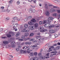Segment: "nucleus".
I'll use <instances>...</instances> for the list:
<instances>
[{"instance_id":"603ef678","label":"nucleus","mask_w":60,"mask_h":60,"mask_svg":"<svg viewBox=\"0 0 60 60\" xmlns=\"http://www.w3.org/2000/svg\"><path fill=\"white\" fill-rule=\"evenodd\" d=\"M52 15L53 16H56V13Z\"/></svg>"},{"instance_id":"393cba45","label":"nucleus","mask_w":60,"mask_h":60,"mask_svg":"<svg viewBox=\"0 0 60 60\" xmlns=\"http://www.w3.org/2000/svg\"><path fill=\"white\" fill-rule=\"evenodd\" d=\"M56 53H53L52 54H51L50 55V57H52L54 55H56Z\"/></svg>"},{"instance_id":"c9c22d12","label":"nucleus","mask_w":60,"mask_h":60,"mask_svg":"<svg viewBox=\"0 0 60 60\" xmlns=\"http://www.w3.org/2000/svg\"><path fill=\"white\" fill-rule=\"evenodd\" d=\"M48 26L49 27H50V24L49 23H48Z\"/></svg>"},{"instance_id":"6e6d98bb","label":"nucleus","mask_w":60,"mask_h":60,"mask_svg":"<svg viewBox=\"0 0 60 60\" xmlns=\"http://www.w3.org/2000/svg\"><path fill=\"white\" fill-rule=\"evenodd\" d=\"M18 18L16 17H15L13 18V19H17Z\"/></svg>"},{"instance_id":"5fc2aeb1","label":"nucleus","mask_w":60,"mask_h":60,"mask_svg":"<svg viewBox=\"0 0 60 60\" xmlns=\"http://www.w3.org/2000/svg\"><path fill=\"white\" fill-rule=\"evenodd\" d=\"M21 37L22 39H25V37L24 36H22Z\"/></svg>"},{"instance_id":"2eb2a0df","label":"nucleus","mask_w":60,"mask_h":60,"mask_svg":"<svg viewBox=\"0 0 60 60\" xmlns=\"http://www.w3.org/2000/svg\"><path fill=\"white\" fill-rule=\"evenodd\" d=\"M32 51L33 50H30V48H29L28 49V51H27V52L28 53H30V51Z\"/></svg>"},{"instance_id":"b1692460","label":"nucleus","mask_w":60,"mask_h":60,"mask_svg":"<svg viewBox=\"0 0 60 60\" xmlns=\"http://www.w3.org/2000/svg\"><path fill=\"white\" fill-rule=\"evenodd\" d=\"M12 1L11 0L10 1H9L8 2V3H9V4H11V3H12Z\"/></svg>"},{"instance_id":"7c9ffc66","label":"nucleus","mask_w":60,"mask_h":60,"mask_svg":"<svg viewBox=\"0 0 60 60\" xmlns=\"http://www.w3.org/2000/svg\"><path fill=\"white\" fill-rule=\"evenodd\" d=\"M11 45H12L13 46H14L15 44V43H14V42H12L11 43Z\"/></svg>"},{"instance_id":"2f4dec72","label":"nucleus","mask_w":60,"mask_h":60,"mask_svg":"<svg viewBox=\"0 0 60 60\" xmlns=\"http://www.w3.org/2000/svg\"><path fill=\"white\" fill-rule=\"evenodd\" d=\"M50 37H51V35H50L48 37H47L46 38L47 39H50Z\"/></svg>"},{"instance_id":"ea45409f","label":"nucleus","mask_w":60,"mask_h":60,"mask_svg":"<svg viewBox=\"0 0 60 60\" xmlns=\"http://www.w3.org/2000/svg\"><path fill=\"white\" fill-rule=\"evenodd\" d=\"M32 12H33V13H34V12H35V10L34 9H32Z\"/></svg>"},{"instance_id":"774afa93","label":"nucleus","mask_w":60,"mask_h":60,"mask_svg":"<svg viewBox=\"0 0 60 60\" xmlns=\"http://www.w3.org/2000/svg\"><path fill=\"white\" fill-rule=\"evenodd\" d=\"M53 19H54V18H53V17H50V19L51 20H53Z\"/></svg>"},{"instance_id":"6e6552de","label":"nucleus","mask_w":60,"mask_h":60,"mask_svg":"<svg viewBox=\"0 0 60 60\" xmlns=\"http://www.w3.org/2000/svg\"><path fill=\"white\" fill-rule=\"evenodd\" d=\"M56 44H55L54 45L52 46H51L49 48V50H51L52 49H53L54 48V46H56Z\"/></svg>"},{"instance_id":"4468645a","label":"nucleus","mask_w":60,"mask_h":60,"mask_svg":"<svg viewBox=\"0 0 60 60\" xmlns=\"http://www.w3.org/2000/svg\"><path fill=\"white\" fill-rule=\"evenodd\" d=\"M18 24L16 23L15 24H14L13 25V26L15 27H17L18 26Z\"/></svg>"},{"instance_id":"f8f14e48","label":"nucleus","mask_w":60,"mask_h":60,"mask_svg":"<svg viewBox=\"0 0 60 60\" xmlns=\"http://www.w3.org/2000/svg\"><path fill=\"white\" fill-rule=\"evenodd\" d=\"M21 32H29V31L28 30H21Z\"/></svg>"},{"instance_id":"9d476101","label":"nucleus","mask_w":60,"mask_h":60,"mask_svg":"<svg viewBox=\"0 0 60 60\" xmlns=\"http://www.w3.org/2000/svg\"><path fill=\"white\" fill-rule=\"evenodd\" d=\"M20 51L21 53H26V50H25L22 49L20 50Z\"/></svg>"},{"instance_id":"9b49d317","label":"nucleus","mask_w":60,"mask_h":60,"mask_svg":"<svg viewBox=\"0 0 60 60\" xmlns=\"http://www.w3.org/2000/svg\"><path fill=\"white\" fill-rule=\"evenodd\" d=\"M35 45H32V47L33 48H35V47H37V45H38V43L35 44Z\"/></svg>"},{"instance_id":"3c124183","label":"nucleus","mask_w":60,"mask_h":60,"mask_svg":"<svg viewBox=\"0 0 60 60\" xmlns=\"http://www.w3.org/2000/svg\"><path fill=\"white\" fill-rule=\"evenodd\" d=\"M34 38H32L30 40V41H34Z\"/></svg>"},{"instance_id":"e433bc0d","label":"nucleus","mask_w":60,"mask_h":60,"mask_svg":"<svg viewBox=\"0 0 60 60\" xmlns=\"http://www.w3.org/2000/svg\"><path fill=\"white\" fill-rule=\"evenodd\" d=\"M55 37H58V35L56 34H55L54 35Z\"/></svg>"},{"instance_id":"69168bd1","label":"nucleus","mask_w":60,"mask_h":60,"mask_svg":"<svg viewBox=\"0 0 60 60\" xmlns=\"http://www.w3.org/2000/svg\"><path fill=\"white\" fill-rule=\"evenodd\" d=\"M33 2H34V3H36V0H33Z\"/></svg>"},{"instance_id":"4d7b16f0","label":"nucleus","mask_w":60,"mask_h":60,"mask_svg":"<svg viewBox=\"0 0 60 60\" xmlns=\"http://www.w3.org/2000/svg\"><path fill=\"white\" fill-rule=\"evenodd\" d=\"M28 18L30 19H31L32 18V16L31 15H30L28 16Z\"/></svg>"},{"instance_id":"412c9836","label":"nucleus","mask_w":60,"mask_h":60,"mask_svg":"<svg viewBox=\"0 0 60 60\" xmlns=\"http://www.w3.org/2000/svg\"><path fill=\"white\" fill-rule=\"evenodd\" d=\"M28 35H29V34L28 33H25V37H26V36H27Z\"/></svg>"},{"instance_id":"a19ab883","label":"nucleus","mask_w":60,"mask_h":60,"mask_svg":"<svg viewBox=\"0 0 60 60\" xmlns=\"http://www.w3.org/2000/svg\"><path fill=\"white\" fill-rule=\"evenodd\" d=\"M41 22H42V21H40L39 23V24H40V25H42V23Z\"/></svg>"},{"instance_id":"6ab92c4d","label":"nucleus","mask_w":60,"mask_h":60,"mask_svg":"<svg viewBox=\"0 0 60 60\" xmlns=\"http://www.w3.org/2000/svg\"><path fill=\"white\" fill-rule=\"evenodd\" d=\"M31 43L30 42H26L25 43V44L26 45H27V44H30Z\"/></svg>"},{"instance_id":"5701e85b","label":"nucleus","mask_w":60,"mask_h":60,"mask_svg":"<svg viewBox=\"0 0 60 60\" xmlns=\"http://www.w3.org/2000/svg\"><path fill=\"white\" fill-rule=\"evenodd\" d=\"M29 39H30V38H25L24 39L25 41H27V40H29Z\"/></svg>"},{"instance_id":"1a4fd4ad","label":"nucleus","mask_w":60,"mask_h":60,"mask_svg":"<svg viewBox=\"0 0 60 60\" xmlns=\"http://www.w3.org/2000/svg\"><path fill=\"white\" fill-rule=\"evenodd\" d=\"M22 54H25V55H26L27 53H16V55H19L20 54V55H21Z\"/></svg>"},{"instance_id":"dca6fc26","label":"nucleus","mask_w":60,"mask_h":60,"mask_svg":"<svg viewBox=\"0 0 60 60\" xmlns=\"http://www.w3.org/2000/svg\"><path fill=\"white\" fill-rule=\"evenodd\" d=\"M45 9H46V10H47L48 9V7L49 6H48V5L47 4H46L45 5Z\"/></svg>"},{"instance_id":"a878e982","label":"nucleus","mask_w":60,"mask_h":60,"mask_svg":"<svg viewBox=\"0 0 60 60\" xmlns=\"http://www.w3.org/2000/svg\"><path fill=\"white\" fill-rule=\"evenodd\" d=\"M59 27V26L58 25H57V26H56V28H55V29H56V30H58V27Z\"/></svg>"},{"instance_id":"680f3d73","label":"nucleus","mask_w":60,"mask_h":60,"mask_svg":"<svg viewBox=\"0 0 60 60\" xmlns=\"http://www.w3.org/2000/svg\"><path fill=\"white\" fill-rule=\"evenodd\" d=\"M40 18H37V21H39V20H40Z\"/></svg>"},{"instance_id":"864d4df0","label":"nucleus","mask_w":60,"mask_h":60,"mask_svg":"<svg viewBox=\"0 0 60 60\" xmlns=\"http://www.w3.org/2000/svg\"><path fill=\"white\" fill-rule=\"evenodd\" d=\"M48 30H47L46 29H44V32H47V31Z\"/></svg>"},{"instance_id":"0eeeda50","label":"nucleus","mask_w":60,"mask_h":60,"mask_svg":"<svg viewBox=\"0 0 60 60\" xmlns=\"http://www.w3.org/2000/svg\"><path fill=\"white\" fill-rule=\"evenodd\" d=\"M38 60V58L37 57H33V58H31V60Z\"/></svg>"},{"instance_id":"c03bdc74","label":"nucleus","mask_w":60,"mask_h":60,"mask_svg":"<svg viewBox=\"0 0 60 60\" xmlns=\"http://www.w3.org/2000/svg\"><path fill=\"white\" fill-rule=\"evenodd\" d=\"M44 29V27L43 26L41 27L40 28V30H41V29Z\"/></svg>"},{"instance_id":"ddd939ff","label":"nucleus","mask_w":60,"mask_h":60,"mask_svg":"<svg viewBox=\"0 0 60 60\" xmlns=\"http://www.w3.org/2000/svg\"><path fill=\"white\" fill-rule=\"evenodd\" d=\"M46 13L47 16H49V11H46Z\"/></svg>"},{"instance_id":"423d86ee","label":"nucleus","mask_w":60,"mask_h":60,"mask_svg":"<svg viewBox=\"0 0 60 60\" xmlns=\"http://www.w3.org/2000/svg\"><path fill=\"white\" fill-rule=\"evenodd\" d=\"M49 32L51 34H54L56 32V31L55 30H51L49 31Z\"/></svg>"},{"instance_id":"052dcab7","label":"nucleus","mask_w":60,"mask_h":60,"mask_svg":"<svg viewBox=\"0 0 60 60\" xmlns=\"http://www.w3.org/2000/svg\"><path fill=\"white\" fill-rule=\"evenodd\" d=\"M47 22H49V23H50L51 22V21L49 20H47Z\"/></svg>"},{"instance_id":"49530a36","label":"nucleus","mask_w":60,"mask_h":60,"mask_svg":"<svg viewBox=\"0 0 60 60\" xmlns=\"http://www.w3.org/2000/svg\"><path fill=\"white\" fill-rule=\"evenodd\" d=\"M26 46H23L22 47V49H24L25 48H26Z\"/></svg>"},{"instance_id":"f3484780","label":"nucleus","mask_w":60,"mask_h":60,"mask_svg":"<svg viewBox=\"0 0 60 60\" xmlns=\"http://www.w3.org/2000/svg\"><path fill=\"white\" fill-rule=\"evenodd\" d=\"M3 43H4V44L6 45V44H7L8 43V42L6 41H4L3 42Z\"/></svg>"},{"instance_id":"473e14b6","label":"nucleus","mask_w":60,"mask_h":60,"mask_svg":"<svg viewBox=\"0 0 60 60\" xmlns=\"http://www.w3.org/2000/svg\"><path fill=\"white\" fill-rule=\"evenodd\" d=\"M55 27V25H54L52 24L50 26V27Z\"/></svg>"},{"instance_id":"58836bf2","label":"nucleus","mask_w":60,"mask_h":60,"mask_svg":"<svg viewBox=\"0 0 60 60\" xmlns=\"http://www.w3.org/2000/svg\"><path fill=\"white\" fill-rule=\"evenodd\" d=\"M28 19L27 18H26L25 19H24V20L25 21H27V20H28Z\"/></svg>"},{"instance_id":"8fccbe9b","label":"nucleus","mask_w":60,"mask_h":60,"mask_svg":"<svg viewBox=\"0 0 60 60\" xmlns=\"http://www.w3.org/2000/svg\"><path fill=\"white\" fill-rule=\"evenodd\" d=\"M6 11V9H4L2 11V12H4V11Z\"/></svg>"},{"instance_id":"72a5a7b5","label":"nucleus","mask_w":60,"mask_h":60,"mask_svg":"<svg viewBox=\"0 0 60 60\" xmlns=\"http://www.w3.org/2000/svg\"><path fill=\"white\" fill-rule=\"evenodd\" d=\"M47 23V21L46 20L44 21H43V24H45V23Z\"/></svg>"},{"instance_id":"09e8293b","label":"nucleus","mask_w":60,"mask_h":60,"mask_svg":"<svg viewBox=\"0 0 60 60\" xmlns=\"http://www.w3.org/2000/svg\"><path fill=\"white\" fill-rule=\"evenodd\" d=\"M6 20H9V17H7V18L5 19Z\"/></svg>"},{"instance_id":"e2e57ef3","label":"nucleus","mask_w":60,"mask_h":60,"mask_svg":"<svg viewBox=\"0 0 60 60\" xmlns=\"http://www.w3.org/2000/svg\"><path fill=\"white\" fill-rule=\"evenodd\" d=\"M42 54H41V53H38V56H40V55H41Z\"/></svg>"},{"instance_id":"c756f323","label":"nucleus","mask_w":60,"mask_h":60,"mask_svg":"<svg viewBox=\"0 0 60 60\" xmlns=\"http://www.w3.org/2000/svg\"><path fill=\"white\" fill-rule=\"evenodd\" d=\"M33 54L34 56H37V53H34Z\"/></svg>"},{"instance_id":"37998d69","label":"nucleus","mask_w":60,"mask_h":60,"mask_svg":"<svg viewBox=\"0 0 60 60\" xmlns=\"http://www.w3.org/2000/svg\"><path fill=\"white\" fill-rule=\"evenodd\" d=\"M15 49L17 51H19V49L18 48H16Z\"/></svg>"},{"instance_id":"0e129e2a","label":"nucleus","mask_w":60,"mask_h":60,"mask_svg":"<svg viewBox=\"0 0 60 60\" xmlns=\"http://www.w3.org/2000/svg\"><path fill=\"white\" fill-rule=\"evenodd\" d=\"M4 32L5 33H7L8 32V30H6Z\"/></svg>"},{"instance_id":"13d9d810","label":"nucleus","mask_w":60,"mask_h":60,"mask_svg":"<svg viewBox=\"0 0 60 60\" xmlns=\"http://www.w3.org/2000/svg\"><path fill=\"white\" fill-rule=\"evenodd\" d=\"M52 50H53V49H52L51 50H49H49L48 51V52H49L50 51H52Z\"/></svg>"},{"instance_id":"4c0bfd02","label":"nucleus","mask_w":60,"mask_h":60,"mask_svg":"<svg viewBox=\"0 0 60 60\" xmlns=\"http://www.w3.org/2000/svg\"><path fill=\"white\" fill-rule=\"evenodd\" d=\"M18 40H19V41H23L24 39H23L22 38H20Z\"/></svg>"},{"instance_id":"c85d7f7f","label":"nucleus","mask_w":60,"mask_h":60,"mask_svg":"<svg viewBox=\"0 0 60 60\" xmlns=\"http://www.w3.org/2000/svg\"><path fill=\"white\" fill-rule=\"evenodd\" d=\"M30 55L31 56H34V54H33V53H30Z\"/></svg>"},{"instance_id":"de8ad7c7","label":"nucleus","mask_w":60,"mask_h":60,"mask_svg":"<svg viewBox=\"0 0 60 60\" xmlns=\"http://www.w3.org/2000/svg\"><path fill=\"white\" fill-rule=\"evenodd\" d=\"M58 13H60V10H57Z\"/></svg>"},{"instance_id":"bf43d9fd","label":"nucleus","mask_w":60,"mask_h":60,"mask_svg":"<svg viewBox=\"0 0 60 60\" xmlns=\"http://www.w3.org/2000/svg\"><path fill=\"white\" fill-rule=\"evenodd\" d=\"M6 11L7 12H9L10 11V10H9L8 9H7V10H6Z\"/></svg>"},{"instance_id":"7ed1b4c3","label":"nucleus","mask_w":60,"mask_h":60,"mask_svg":"<svg viewBox=\"0 0 60 60\" xmlns=\"http://www.w3.org/2000/svg\"><path fill=\"white\" fill-rule=\"evenodd\" d=\"M35 27L34 26H29V29L30 30H33L34 28Z\"/></svg>"},{"instance_id":"f704fd0d","label":"nucleus","mask_w":60,"mask_h":60,"mask_svg":"<svg viewBox=\"0 0 60 60\" xmlns=\"http://www.w3.org/2000/svg\"><path fill=\"white\" fill-rule=\"evenodd\" d=\"M56 49L57 50H58L60 49V46H57L56 48Z\"/></svg>"},{"instance_id":"39448f33","label":"nucleus","mask_w":60,"mask_h":60,"mask_svg":"<svg viewBox=\"0 0 60 60\" xmlns=\"http://www.w3.org/2000/svg\"><path fill=\"white\" fill-rule=\"evenodd\" d=\"M56 11V10L54 8H51L50 9V12L51 13H52L53 12H54Z\"/></svg>"},{"instance_id":"a18cd8bd","label":"nucleus","mask_w":60,"mask_h":60,"mask_svg":"<svg viewBox=\"0 0 60 60\" xmlns=\"http://www.w3.org/2000/svg\"><path fill=\"white\" fill-rule=\"evenodd\" d=\"M29 11L30 12V13H32V9H30V10Z\"/></svg>"},{"instance_id":"79ce46f5","label":"nucleus","mask_w":60,"mask_h":60,"mask_svg":"<svg viewBox=\"0 0 60 60\" xmlns=\"http://www.w3.org/2000/svg\"><path fill=\"white\" fill-rule=\"evenodd\" d=\"M34 33H31L30 34V36H33L34 35Z\"/></svg>"},{"instance_id":"cd10ccee","label":"nucleus","mask_w":60,"mask_h":60,"mask_svg":"<svg viewBox=\"0 0 60 60\" xmlns=\"http://www.w3.org/2000/svg\"><path fill=\"white\" fill-rule=\"evenodd\" d=\"M39 58L41 59H43V57L42 56H39Z\"/></svg>"},{"instance_id":"a211bd4d","label":"nucleus","mask_w":60,"mask_h":60,"mask_svg":"<svg viewBox=\"0 0 60 60\" xmlns=\"http://www.w3.org/2000/svg\"><path fill=\"white\" fill-rule=\"evenodd\" d=\"M40 53H44L45 52L44 51V50H43L42 49H40Z\"/></svg>"},{"instance_id":"f257e3e1","label":"nucleus","mask_w":60,"mask_h":60,"mask_svg":"<svg viewBox=\"0 0 60 60\" xmlns=\"http://www.w3.org/2000/svg\"><path fill=\"white\" fill-rule=\"evenodd\" d=\"M32 22H28L29 25H34V22H36V20L35 19H32Z\"/></svg>"},{"instance_id":"bb28decb","label":"nucleus","mask_w":60,"mask_h":60,"mask_svg":"<svg viewBox=\"0 0 60 60\" xmlns=\"http://www.w3.org/2000/svg\"><path fill=\"white\" fill-rule=\"evenodd\" d=\"M44 26L45 27H48V23H46V24H45L44 25Z\"/></svg>"},{"instance_id":"f03ea898","label":"nucleus","mask_w":60,"mask_h":60,"mask_svg":"<svg viewBox=\"0 0 60 60\" xmlns=\"http://www.w3.org/2000/svg\"><path fill=\"white\" fill-rule=\"evenodd\" d=\"M12 34V32L10 31L8 33V34L7 35L8 38H10L11 37V34Z\"/></svg>"},{"instance_id":"20e7f679","label":"nucleus","mask_w":60,"mask_h":60,"mask_svg":"<svg viewBox=\"0 0 60 60\" xmlns=\"http://www.w3.org/2000/svg\"><path fill=\"white\" fill-rule=\"evenodd\" d=\"M34 26L35 27V29H37L38 28V26H39V24L37 23L34 24Z\"/></svg>"},{"instance_id":"aec40b11","label":"nucleus","mask_w":60,"mask_h":60,"mask_svg":"<svg viewBox=\"0 0 60 60\" xmlns=\"http://www.w3.org/2000/svg\"><path fill=\"white\" fill-rule=\"evenodd\" d=\"M19 35H20V33L19 32H18V33H17L16 35V37H18V36H19Z\"/></svg>"},{"instance_id":"4be33fe9","label":"nucleus","mask_w":60,"mask_h":60,"mask_svg":"<svg viewBox=\"0 0 60 60\" xmlns=\"http://www.w3.org/2000/svg\"><path fill=\"white\" fill-rule=\"evenodd\" d=\"M25 28H27L28 27V25L27 24H25L24 25Z\"/></svg>"},{"instance_id":"338daca9","label":"nucleus","mask_w":60,"mask_h":60,"mask_svg":"<svg viewBox=\"0 0 60 60\" xmlns=\"http://www.w3.org/2000/svg\"><path fill=\"white\" fill-rule=\"evenodd\" d=\"M16 3L17 4H20V2L19 1H17V2Z\"/></svg>"}]
</instances>
